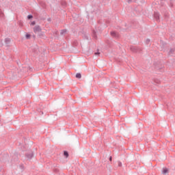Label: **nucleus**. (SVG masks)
I'll return each mask as SVG.
<instances>
[{
    "label": "nucleus",
    "instance_id": "39448f33",
    "mask_svg": "<svg viewBox=\"0 0 175 175\" xmlns=\"http://www.w3.org/2000/svg\"><path fill=\"white\" fill-rule=\"evenodd\" d=\"M159 12H154V17L157 21H159Z\"/></svg>",
    "mask_w": 175,
    "mask_h": 175
},
{
    "label": "nucleus",
    "instance_id": "7ed1b4c3",
    "mask_svg": "<svg viewBox=\"0 0 175 175\" xmlns=\"http://www.w3.org/2000/svg\"><path fill=\"white\" fill-rule=\"evenodd\" d=\"M42 31V28H40V26L36 25V27H33V32L36 33V32H41Z\"/></svg>",
    "mask_w": 175,
    "mask_h": 175
},
{
    "label": "nucleus",
    "instance_id": "f03ea898",
    "mask_svg": "<svg viewBox=\"0 0 175 175\" xmlns=\"http://www.w3.org/2000/svg\"><path fill=\"white\" fill-rule=\"evenodd\" d=\"M25 158L27 159V161L32 159V158H33V152L31 151L29 152L26 153Z\"/></svg>",
    "mask_w": 175,
    "mask_h": 175
},
{
    "label": "nucleus",
    "instance_id": "f8f14e48",
    "mask_svg": "<svg viewBox=\"0 0 175 175\" xmlns=\"http://www.w3.org/2000/svg\"><path fill=\"white\" fill-rule=\"evenodd\" d=\"M77 79H81V74L80 72H78L75 75Z\"/></svg>",
    "mask_w": 175,
    "mask_h": 175
},
{
    "label": "nucleus",
    "instance_id": "423d86ee",
    "mask_svg": "<svg viewBox=\"0 0 175 175\" xmlns=\"http://www.w3.org/2000/svg\"><path fill=\"white\" fill-rule=\"evenodd\" d=\"M169 173V170L167 167H163L162 170V174H166Z\"/></svg>",
    "mask_w": 175,
    "mask_h": 175
},
{
    "label": "nucleus",
    "instance_id": "ddd939ff",
    "mask_svg": "<svg viewBox=\"0 0 175 175\" xmlns=\"http://www.w3.org/2000/svg\"><path fill=\"white\" fill-rule=\"evenodd\" d=\"M66 32V29H62V30H61L60 35H64V34H65Z\"/></svg>",
    "mask_w": 175,
    "mask_h": 175
},
{
    "label": "nucleus",
    "instance_id": "4468645a",
    "mask_svg": "<svg viewBox=\"0 0 175 175\" xmlns=\"http://www.w3.org/2000/svg\"><path fill=\"white\" fill-rule=\"evenodd\" d=\"M25 38H26V39H31V34H29V33H26Z\"/></svg>",
    "mask_w": 175,
    "mask_h": 175
},
{
    "label": "nucleus",
    "instance_id": "9b49d317",
    "mask_svg": "<svg viewBox=\"0 0 175 175\" xmlns=\"http://www.w3.org/2000/svg\"><path fill=\"white\" fill-rule=\"evenodd\" d=\"M64 157H66V158H68V157H69V152H68V151H66V150H64Z\"/></svg>",
    "mask_w": 175,
    "mask_h": 175
},
{
    "label": "nucleus",
    "instance_id": "6ab92c4d",
    "mask_svg": "<svg viewBox=\"0 0 175 175\" xmlns=\"http://www.w3.org/2000/svg\"><path fill=\"white\" fill-rule=\"evenodd\" d=\"M146 44H150V42H151V40L150 39H146Z\"/></svg>",
    "mask_w": 175,
    "mask_h": 175
},
{
    "label": "nucleus",
    "instance_id": "2eb2a0df",
    "mask_svg": "<svg viewBox=\"0 0 175 175\" xmlns=\"http://www.w3.org/2000/svg\"><path fill=\"white\" fill-rule=\"evenodd\" d=\"M33 18V16H32V15H31V14H29V15L27 16L28 20H31V18Z\"/></svg>",
    "mask_w": 175,
    "mask_h": 175
},
{
    "label": "nucleus",
    "instance_id": "0eeeda50",
    "mask_svg": "<svg viewBox=\"0 0 175 175\" xmlns=\"http://www.w3.org/2000/svg\"><path fill=\"white\" fill-rule=\"evenodd\" d=\"M5 44H7V46H8L9 44L10 43V38H6L5 39Z\"/></svg>",
    "mask_w": 175,
    "mask_h": 175
},
{
    "label": "nucleus",
    "instance_id": "412c9836",
    "mask_svg": "<svg viewBox=\"0 0 175 175\" xmlns=\"http://www.w3.org/2000/svg\"><path fill=\"white\" fill-rule=\"evenodd\" d=\"M35 24H36V23L35 21H32L30 25H35Z\"/></svg>",
    "mask_w": 175,
    "mask_h": 175
},
{
    "label": "nucleus",
    "instance_id": "20e7f679",
    "mask_svg": "<svg viewBox=\"0 0 175 175\" xmlns=\"http://www.w3.org/2000/svg\"><path fill=\"white\" fill-rule=\"evenodd\" d=\"M38 36L40 39H46V35L44 34V32L40 31L38 34Z\"/></svg>",
    "mask_w": 175,
    "mask_h": 175
},
{
    "label": "nucleus",
    "instance_id": "f3484780",
    "mask_svg": "<svg viewBox=\"0 0 175 175\" xmlns=\"http://www.w3.org/2000/svg\"><path fill=\"white\" fill-rule=\"evenodd\" d=\"M118 166H119L120 167H121V166H122V163H121V161H118Z\"/></svg>",
    "mask_w": 175,
    "mask_h": 175
},
{
    "label": "nucleus",
    "instance_id": "b1692460",
    "mask_svg": "<svg viewBox=\"0 0 175 175\" xmlns=\"http://www.w3.org/2000/svg\"><path fill=\"white\" fill-rule=\"evenodd\" d=\"M113 158L111 157H109V161H111Z\"/></svg>",
    "mask_w": 175,
    "mask_h": 175
},
{
    "label": "nucleus",
    "instance_id": "dca6fc26",
    "mask_svg": "<svg viewBox=\"0 0 175 175\" xmlns=\"http://www.w3.org/2000/svg\"><path fill=\"white\" fill-rule=\"evenodd\" d=\"M137 0H127L128 3H131V2H136Z\"/></svg>",
    "mask_w": 175,
    "mask_h": 175
},
{
    "label": "nucleus",
    "instance_id": "393cba45",
    "mask_svg": "<svg viewBox=\"0 0 175 175\" xmlns=\"http://www.w3.org/2000/svg\"><path fill=\"white\" fill-rule=\"evenodd\" d=\"M86 39H88V37H86Z\"/></svg>",
    "mask_w": 175,
    "mask_h": 175
},
{
    "label": "nucleus",
    "instance_id": "4be33fe9",
    "mask_svg": "<svg viewBox=\"0 0 175 175\" xmlns=\"http://www.w3.org/2000/svg\"><path fill=\"white\" fill-rule=\"evenodd\" d=\"M94 54H95V55H99L100 54V53H99V52H96Z\"/></svg>",
    "mask_w": 175,
    "mask_h": 175
},
{
    "label": "nucleus",
    "instance_id": "f257e3e1",
    "mask_svg": "<svg viewBox=\"0 0 175 175\" xmlns=\"http://www.w3.org/2000/svg\"><path fill=\"white\" fill-rule=\"evenodd\" d=\"M130 50L132 51V53H141L142 52V49L137 46H130Z\"/></svg>",
    "mask_w": 175,
    "mask_h": 175
},
{
    "label": "nucleus",
    "instance_id": "1a4fd4ad",
    "mask_svg": "<svg viewBox=\"0 0 175 175\" xmlns=\"http://www.w3.org/2000/svg\"><path fill=\"white\" fill-rule=\"evenodd\" d=\"M111 35L113 38H117V36H118L117 33H116V31H111Z\"/></svg>",
    "mask_w": 175,
    "mask_h": 175
},
{
    "label": "nucleus",
    "instance_id": "6e6552de",
    "mask_svg": "<svg viewBox=\"0 0 175 175\" xmlns=\"http://www.w3.org/2000/svg\"><path fill=\"white\" fill-rule=\"evenodd\" d=\"M92 37L94 38V39H97L98 36H96V31H95V30H93L92 31Z\"/></svg>",
    "mask_w": 175,
    "mask_h": 175
},
{
    "label": "nucleus",
    "instance_id": "a211bd4d",
    "mask_svg": "<svg viewBox=\"0 0 175 175\" xmlns=\"http://www.w3.org/2000/svg\"><path fill=\"white\" fill-rule=\"evenodd\" d=\"M62 5L65 8L66 6V2L62 1Z\"/></svg>",
    "mask_w": 175,
    "mask_h": 175
},
{
    "label": "nucleus",
    "instance_id": "aec40b11",
    "mask_svg": "<svg viewBox=\"0 0 175 175\" xmlns=\"http://www.w3.org/2000/svg\"><path fill=\"white\" fill-rule=\"evenodd\" d=\"M0 17H3V12L0 10Z\"/></svg>",
    "mask_w": 175,
    "mask_h": 175
},
{
    "label": "nucleus",
    "instance_id": "9d476101",
    "mask_svg": "<svg viewBox=\"0 0 175 175\" xmlns=\"http://www.w3.org/2000/svg\"><path fill=\"white\" fill-rule=\"evenodd\" d=\"M174 53V49H171L168 53V55H173Z\"/></svg>",
    "mask_w": 175,
    "mask_h": 175
},
{
    "label": "nucleus",
    "instance_id": "5701e85b",
    "mask_svg": "<svg viewBox=\"0 0 175 175\" xmlns=\"http://www.w3.org/2000/svg\"><path fill=\"white\" fill-rule=\"evenodd\" d=\"M20 167H21V169H24V165H20Z\"/></svg>",
    "mask_w": 175,
    "mask_h": 175
}]
</instances>
